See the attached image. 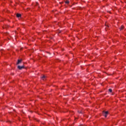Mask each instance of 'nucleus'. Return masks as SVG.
I'll return each mask as SVG.
<instances>
[{
  "label": "nucleus",
  "instance_id": "nucleus-1",
  "mask_svg": "<svg viewBox=\"0 0 126 126\" xmlns=\"http://www.w3.org/2000/svg\"><path fill=\"white\" fill-rule=\"evenodd\" d=\"M103 113L104 115L105 118H107V116L108 115V114H109V112L108 111H103Z\"/></svg>",
  "mask_w": 126,
  "mask_h": 126
},
{
  "label": "nucleus",
  "instance_id": "nucleus-2",
  "mask_svg": "<svg viewBox=\"0 0 126 126\" xmlns=\"http://www.w3.org/2000/svg\"><path fill=\"white\" fill-rule=\"evenodd\" d=\"M17 67L18 69H20L21 70V69L24 68V65H23V66L18 65Z\"/></svg>",
  "mask_w": 126,
  "mask_h": 126
},
{
  "label": "nucleus",
  "instance_id": "nucleus-3",
  "mask_svg": "<svg viewBox=\"0 0 126 126\" xmlns=\"http://www.w3.org/2000/svg\"><path fill=\"white\" fill-rule=\"evenodd\" d=\"M22 63V60H18V62L17 63V64H20Z\"/></svg>",
  "mask_w": 126,
  "mask_h": 126
},
{
  "label": "nucleus",
  "instance_id": "nucleus-4",
  "mask_svg": "<svg viewBox=\"0 0 126 126\" xmlns=\"http://www.w3.org/2000/svg\"><path fill=\"white\" fill-rule=\"evenodd\" d=\"M16 16H17V17H21V14L17 13L16 14Z\"/></svg>",
  "mask_w": 126,
  "mask_h": 126
},
{
  "label": "nucleus",
  "instance_id": "nucleus-5",
  "mask_svg": "<svg viewBox=\"0 0 126 126\" xmlns=\"http://www.w3.org/2000/svg\"><path fill=\"white\" fill-rule=\"evenodd\" d=\"M42 79H43V80H45V79L46 78V76L43 75L42 77H41Z\"/></svg>",
  "mask_w": 126,
  "mask_h": 126
},
{
  "label": "nucleus",
  "instance_id": "nucleus-6",
  "mask_svg": "<svg viewBox=\"0 0 126 126\" xmlns=\"http://www.w3.org/2000/svg\"><path fill=\"white\" fill-rule=\"evenodd\" d=\"M124 26H122L120 29V30H123V29H124Z\"/></svg>",
  "mask_w": 126,
  "mask_h": 126
},
{
  "label": "nucleus",
  "instance_id": "nucleus-7",
  "mask_svg": "<svg viewBox=\"0 0 126 126\" xmlns=\"http://www.w3.org/2000/svg\"><path fill=\"white\" fill-rule=\"evenodd\" d=\"M108 91H109V92H110V93H112V90L111 89H109L108 90Z\"/></svg>",
  "mask_w": 126,
  "mask_h": 126
},
{
  "label": "nucleus",
  "instance_id": "nucleus-8",
  "mask_svg": "<svg viewBox=\"0 0 126 126\" xmlns=\"http://www.w3.org/2000/svg\"><path fill=\"white\" fill-rule=\"evenodd\" d=\"M65 3H67V4L69 3V1H68V0L66 1Z\"/></svg>",
  "mask_w": 126,
  "mask_h": 126
},
{
  "label": "nucleus",
  "instance_id": "nucleus-9",
  "mask_svg": "<svg viewBox=\"0 0 126 126\" xmlns=\"http://www.w3.org/2000/svg\"><path fill=\"white\" fill-rule=\"evenodd\" d=\"M78 113H79L80 114H82V112L81 111H78Z\"/></svg>",
  "mask_w": 126,
  "mask_h": 126
},
{
  "label": "nucleus",
  "instance_id": "nucleus-10",
  "mask_svg": "<svg viewBox=\"0 0 126 126\" xmlns=\"http://www.w3.org/2000/svg\"><path fill=\"white\" fill-rule=\"evenodd\" d=\"M59 33H62V31H59Z\"/></svg>",
  "mask_w": 126,
  "mask_h": 126
},
{
  "label": "nucleus",
  "instance_id": "nucleus-11",
  "mask_svg": "<svg viewBox=\"0 0 126 126\" xmlns=\"http://www.w3.org/2000/svg\"><path fill=\"white\" fill-rule=\"evenodd\" d=\"M106 26H107V27H109V26L105 25Z\"/></svg>",
  "mask_w": 126,
  "mask_h": 126
}]
</instances>
